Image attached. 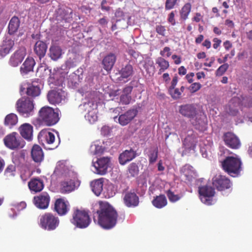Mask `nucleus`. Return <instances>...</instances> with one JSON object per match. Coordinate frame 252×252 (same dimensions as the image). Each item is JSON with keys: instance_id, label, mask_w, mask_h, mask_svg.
Instances as JSON below:
<instances>
[{"instance_id": "nucleus-1", "label": "nucleus", "mask_w": 252, "mask_h": 252, "mask_svg": "<svg viewBox=\"0 0 252 252\" xmlns=\"http://www.w3.org/2000/svg\"><path fill=\"white\" fill-rule=\"evenodd\" d=\"M99 206V209L94 215V222L104 229L113 228L117 223L116 211L107 202H100Z\"/></svg>"}, {"instance_id": "nucleus-2", "label": "nucleus", "mask_w": 252, "mask_h": 252, "mask_svg": "<svg viewBox=\"0 0 252 252\" xmlns=\"http://www.w3.org/2000/svg\"><path fill=\"white\" fill-rule=\"evenodd\" d=\"M179 113L189 119L191 125L200 131L207 129V117L205 114L193 104L182 105L179 107Z\"/></svg>"}, {"instance_id": "nucleus-3", "label": "nucleus", "mask_w": 252, "mask_h": 252, "mask_svg": "<svg viewBox=\"0 0 252 252\" xmlns=\"http://www.w3.org/2000/svg\"><path fill=\"white\" fill-rule=\"evenodd\" d=\"M241 104L246 107L252 105V98L251 97L234 96L225 107L226 112L229 115L235 116L238 112L240 105Z\"/></svg>"}, {"instance_id": "nucleus-4", "label": "nucleus", "mask_w": 252, "mask_h": 252, "mask_svg": "<svg viewBox=\"0 0 252 252\" xmlns=\"http://www.w3.org/2000/svg\"><path fill=\"white\" fill-rule=\"evenodd\" d=\"M17 111L25 118L32 116L34 114V104L33 100L31 98L22 97L19 99L16 104Z\"/></svg>"}, {"instance_id": "nucleus-5", "label": "nucleus", "mask_w": 252, "mask_h": 252, "mask_svg": "<svg viewBox=\"0 0 252 252\" xmlns=\"http://www.w3.org/2000/svg\"><path fill=\"white\" fill-rule=\"evenodd\" d=\"M241 164L240 159L233 157L226 158L221 163L224 170L233 177H235L241 171Z\"/></svg>"}, {"instance_id": "nucleus-6", "label": "nucleus", "mask_w": 252, "mask_h": 252, "mask_svg": "<svg viewBox=\"0 0 252 252\" xmlns=\"http://www.w3.org/2000/svg\"><path fill=\"white\" fill-rule=\"evenodd\" d=\"M59 110L50 107H43L39 112V117L47 126L56 124L59 120Z\"/></svg>"}, {"instance_id": "nucleus-7", "label": "nucleus", "mask_w": 252, "mask_h": 252, "mask_svg": "<svg viewBox=\"0 0 252 252\" xmlns=\"http://www.w3.org/2000/svg\"><path fill=\"white\" fill-rule=\"evenodd\" d=\"M38 139L39 143L48 150L55 149L59 144V142L55 143V135L49 129L42 130L38 135Z\"/></svg>"}, {"instance_id": "nucleus-8", "label": "nucleus", "mask_w": 252, "mask_h": 252, "mask_svg": "<svg viewBox=\"0 0 252 252\" xmlns=\"http://www.w3.org/2000/svg\"><path fill=\"white\" fill-rule=\"evenodd\" d=\"M59 223V218L51 213H46L40 216L39 221L40 227L48 231L55 230Z\"/></svg>"}, {"instance_id": "nucleus-9", "label": "nucleus", "mask_w": 252, "mask_h": 252, "mask_svg": "<svg viewBox=\"0 0 252 252\" xmlns=\"http://www.w3.org/2000/svg\"><path fill=\"white\" fill-rule=\"evenodd\" d=\"M70 221L73 224L80 228L87 227L91 221L87 212L79 209L74 211Z\"/></svg>"}, {"instance_id": "nucleus-10", "label": "nucleus", "mask_w": 252, "mask_h": 252, "mask_svg": "<svg viewBox=\"0 0 252 252\" xmlns=\"http://www.w3.org/2000/svg\"><path fill=\"white\" fill-rule=\"evenodd\" d=\"M83 104L79 105V110L85 114L96 112L97 110V96L96 93H88Z\"/></svg>"}, {"instance_id": "nucleus-11", "label": "nucleus", "mask_w": 252, "mask_h": 252, "mask_svg": "<svg viewBox=\"0 0 252 252\" xmlns=\"http://www.w3.org/2000/svg\"><path fill=\"white\" fill-rule=\"evenodd\" d=\"M83 104L79 105V110L85 114L96 112L97 110V96L96 93H88Z\"/></svg>"}, {"instance_id": "nucleus-12", "label": "nucleus", "mask_w": 252, "mask_h": 252, "mask_svg": "<svg viewBox=\"0 0 252 252\" xmlns=\"http://www.w3.org/2000/svg\"><path fill=\"white\" fill-rule=\"evenodd\" d=\"M4 145L6 147L14 150L23 148L25 145L24 140L16 132H12L3 139Z\"/></svg>"}, {"instance_id": "nucleus-13", "label": "nucleus", "mask_w": 252, "mask_h": 252, "mask_svg": "<svg viewBox=\"0 0 252 252\" xmlns=\"http://www.w3.org/2000/svg\"><path fill=\"white\" fill-rule=\"evenodd\" d=\"M199 197L201 202L207 205H211L214 201L213 197L215 195L214 189L207 185L200 187L198 189Z\"/></svg>"}, {"instance_id": "nucleus-14", "label": "nucleus", "mask_w": 252, "mask_h": 252, "mask_svg": "<svg viewBox=\"0 0 252 252\" xmlns=\"http://www.w3.org/2000/svg\"><path fill=\"white\" fill-rule=\"evenodd\" d=\"M110 163V158L108 157H102L97 159L96 161L93 160L92 164L94 168V172L96 174L103 175L107 173Z\"/></svg>"}, {"instance_id": "nucleus-15", "label": "nucleus", "mask_w": 252, "mask_h": 252, "mask_svg": "<svg viewBox=\"0 0 252 252\" xmlns=\"http://www.w3.org/2000/svg\"><path fill=\"white\" fill-rule=\"evenodd\" d=\"M212 184L219 190L229 189L231 186L230 180L224 176L218 175L212 179Z\"/></svg>"}, {"instance_id": "nucleus-16", "label": "nucleus", "mask_w": 252, "mask_h": 252, "mask_svg": "<svg viewBox=\"0 0 252 252\" xmlns=\"http://www.w3.org/2000/svg\"><path fill=\"white\" fill-rule=\"evenodd\" d=\"M137 114V109L133 108L120 115L119 117L117 116H114L113 119L115 122H118L121 126H124L127 125L136 116Z\"/></svg>"}, {"instance_id": "nucleus-17", "label": "nucleus", "mask_w": 252, "mask_h": 252, "mask_svg": "<svg viewBox=\"0 0 252 252\" xmlns=\"http://www.w3.org/2000/svg\"><path fill=\"white\" fill-rule=\"evenodd\" d=\"M67 72H61V81L62 83L61 85L64 83H66L69 88L73 89L77 88L80 83L79 76L75 73H72L70 74L66 79L65 76Z\"/></svg>"}, {"instance_id": "nucleus-18", "label": "nucleus", "mask_w": 252, "mask_h": 252, "mask_svg": "<svg viewBox=\"0 0 252 252\" xmlns=\"http://www.w3.org/2000/svg\"><path fill=\"white\" fill-rule=\"evenodd\" d=\"M66 94V93L62 90H52L48 93L47 98L50 103L59 104L65 100Z\"/></svg>"}, {"instance_id": "nucleus-19", "label": "nucleus", "mask_w": 252, "mask_h": 252, "mask_svg": "<svg viewBox=\"0 0 252 252\" xmlns=\"http://www.w3.org/2000/svg\"><path fill=\"white\" fill-rule=\"evenodd\" d=\"M50 197L46 192H42L39 195L34 197L33 203L35 206L40 209H45L49 206Z\"/></svg>"}, {"instance_id": "nucleus-20", "label": "nucleus", "mask_w": 252, "mask_h": 252, "mask_svg": "<svg viewBox=\"0 0 252 252\" xmlns=\"http://www.w3.org/2000/svg\"><path fill=\"white\" fill-rule=\"evenodd\" d=\"M70 205L69 202L63 198L56 200L54 204V210L60 216L66 215L69 211Z\"/></svg>"}, {"instance_id": "nucleus-21", "label": "nucleus", "mask_w": 252, "mask_h": 252, "mask_svg": "<svg viewBox=\"0 0 252 252\" xmlns=\"http://www.w3.org/2000/svg\"><path fill=\"white\" fill-rule=\"evenodd\" d=\"M26 55L25 48H20L11 56L9 61V64L13 67L17 66L23 60Z\"/></svg>"}, {"instance_id": "nucleus-22", "label": "nucleus", "mask_w": 252, "mask_h": 252, "mask_svg": "<svg viewBox=\"0 0 252 252\" xmlns=\"http://www.w3.org/2000/svg\"><path fill=\"white\" fill-rule=\"evenodd\" d=\"M125 204L128 207H134L139 204V198L134 191L126 192L123 197Z\"/></svg>"}, {"instance_id": "nucleus-23", "label": "nucleus", "mask_w": 252, "mask_h": 252, "mask_svg": "<svg viewBox=\"0 0 252 252\" xmlns=\"http://www.w3.org/2000/svg\"><path fill=\"white\" fill-rule=\"evenodd\" d=\"M224 141L226 145L232 149H238L241 145L239 138L231 132H227L224 134Z\"/></svg>"}, {"instance_id": "nucleus-24", "label": "nucleus", "mask_w": 252, "mask_h": 252, "mask_svg": "<svg viewBox=\"0 0 252 252\" xmlns=\"http://www.w3.org/2000/svg\"><path fill=\"white\" fill-rule=\"evenodd\" d=\"M136 157V153L135 151L130 149L126 150L120 155L119 159V162L122 165H125L127 162L132 160Z\"/></svg>"}, {"instance_id": "nucleus-25", "label": "nucleus", "mask_w": 252, "mask_h": 252, "mask_svg": "<svg viewBox=\"0 0 252 252\" xmlns=\"http://www.w3.org/2000/svg\"><path fill=\"white\" fill-rule=\"evenodd\" d=\"M19 131L21 136L25 139L31 141L32 138L33 127L28 123H25L19 127Z\"/></svg>"}, {"instance_id": "nucleus-26", "label": "nucleus", "mask_w": 252, "mask_h": 252, "mask_svg": "<svg viewBox=\"0 0 252 252\" xmlns=\"http://www.w3.org/2000/svg\"><path fill=\"white\" fill-rule=\"evenodd\" d=\"M35 64V61L32 58H27L20 67L21 74L25 75L32 71Z\"/></svg>"}, {"instance_id": "nucleus-27", "label": "nucleus", "mask_w": 252, "mask_h": 252, "mask_svg": "<svg viewBox=\"0 0 252 252\" xmlns=\"http://www.w3.org/2000/svg\"><path fill=\"white\" fill-rule=\"evenodd\" d=\"M14 44L13 40L6 38L0 45V58H2L8 54Z\"/></svg>"}, {"instance_id": "nucleus-28", "label": "nucleus", "mask_w": 252, "mask_h": 252, "mask_svg": "<svg viewBox=\"0 0 252 252\" xmlns=\"http://www.w3.org/2000/svg\"><path fill=\"white\" fill-rule=\"evenodd\" d=\"M31 155L33 161L36 163H40L44 158V154L41 148L37 145L33 146Z\"/></svg>"}, {"instance_id": "nucleus-29", "label": "nucleus", "mask_w": 252, "mask_h": 252, "mask_svg": "<svg viewBox=\"0 0 252 252\" xmlns=\"http://www.w3.org/2000/svg\"><path fill=\"white\" fill-rule=\"evenodd\" d=\"M196 140L194 137L188 135L186 137L183 142V145L185 148V151L182 153V156L186 155L188 152L194 149L195 147Z\"/></svg>"}, {"instance_id": "nucleus-30", "label": "nucleus", "mask_w": 252, "mask_h": 252, "mask_svg": "<svg viewBox=\"0 0 252 252\" xmlns=\"http://www.w3.org/2000/svg\"><path fill=\"white\" fill-rule=\"evenodd\" d=\"M103 178H100L95 180L91 183V187L93 192L96 195L99 196L103 190Z\"/></svg>"}, {"instance_id": "nucleus-31", "label": "nucleus", "mask_w": 252, "mask_h": 252, "mask_svg": "<svg viewBox=\"0 0 252 252\" xmlns=\"http://www.w3.org/2000/svg\"><path fill=\"white\" fill-rule=\"evenodd\" d=\"M133 72V67L130 64H127L121 69L120 71V80L124 82H126L130 79Z\"/></svg>"}, {"instance_id": "nucleus-32", "label": "nucleus", "mask_w": 252, "mask_h": 252, "mask_svg": "<svg viewBox=\"0 0 252 252\" xmlns=\"http://www.w3.org/2000/svg\"><path fill=\"white\" fill-rule=\"evenodd\" d=\"M116 60V56L112 53L109 54L103 59L102 63L104 69L107 71L111 70Z\"/></svg>"}, {"instance_id": "nucleus-33", "label": "nucleus", "mask_w": 252, "mask_h": 252, "mask_svg": "<svg viewBox=\"0 0 252 252\" xmlns=\"http://www.w3.org/2000/svg\"><path fill=\"white\" fill-rule=\"evenodd\" d=\"M47 46L43 41H38L36 42L34 47V51L40 59L44 57L46 52Z\"/></svg>"}, {"instance_id": "nucleus-34", "label": "nucleus", "mask_w": 252, "mask_h": 252, "mask_svg": "<svg viewBox=\"0 0 252 252\" xmlns=\"http://www.w3.org/2000/svg\"><path fill=\"white\" fill-rule=\"evenodd\" d=\"M29 187L30 189L35 192L40 191L44 187L43 182L38 179H34L32 180L29 183Z\"/></svg>"}, {"instance_id": "nucleus-35", "label": "nucleus", "mask_w": 252, "mask_h": 252, "mask_svg": "<svg viewBox=\"0 0 252 252\" xmlns=\"http://www.w3.org/2000/svg\"><path fill=\"white\" fill-rule=\"evenodd\" d=\"M12 161L15 165L24 164L26 161L25 153L23 151L14 153L12 157Z\"/></svg>"}, {"instance_id": "nucleus-36", "label": "nucleus", "mask_w": 252, "mask_h": 252, "mask_svg": "<svg viewBox=\"0 0 252 252\" xmlns=\"http://www.w3.org/2000/svg\"><path fill=\"white\" fill-rule=\"evenodd\" d=\"M156 64L159 68L158 74H161L169 67V62L161 57H158L156 59Z\"/></svg>"}, {"instance_id": "nucleus-37", "label": "nucleus", "mask_w": 252, "mask_h": 252, "mask_svg": "<svg viewBox=\"0 0 252 252\" xmlns=\"http://www.w3.org/2000/svg\"><path fill=\"white\" fill-rule=\"evenodd\" d=\"M90 150L93 155L102 154L104 150L102 143L99 140L94 141L91 145Z\"/></svg>"}, {"instance_id": "nucleus-38", "label": "nucleus", "mask_w": 252, "mask_h": 252, "mask_svg": "<svg viewBox=\"0 0 252 252\" xmlns=\"http://www.w3.org/2000/svg\"><path fill=\"white\" fill-rule=\"evenodd\" d=\"M20 26V20L17 17H12L9 23L8 31L10 34H14L18 29Z\"/></svg>"}, {"instance_id": "nucleus-39", "label": "nucleus", "mask_w": 252, "mask_h": 252, "mask_svg": "<svg viewBox=\"0 0 252 252\" xmlns=\"http://www.w3.org/2000/svg\"><path fill=\"white\" fill-rule=\"evenodd\" d=\"M152 204L157 208H162L167 205V199L164 195H160L152 201Z\"/></svg>"}, {"instance_id": "nucleus-40", "label": "nucleus", "mask_w": 252, "mask_h": 252, "mask_svg": "<svg viewBox=\"0 0 252 252\" xmlns=\"http://www.w3.org/2000/svg\"><path fill=\"white\" fill-rule=\"evenodd\" d=\"M132 91V87H127L125 88L123 91V94L120 97L121 103L124 104H127L130 102L131 96L129 95Z\"/></svg>"}, {"instance_id": "nucleus-41", "label": "nucleus", "mask_w": 252, "mask_h": 252, "mask_svg": "<svg viewBox=\"0 0 252 252\" xmlns=\"http://www.w3.org/2000/svg\"><path fill=\"white\" fill-rule=\"evenodd\" d=\"M18 121L17 116L14 113L7 115L4 119V125L10 127L16 125Z\"/></svg>"}, {"instance_id": "nucleus-42", "label": "nucleus", "mask_w": 252, "mask_h": 252, "mask_svg": "<svg viewBox=\"0 0 252 252\" xmlns=\"http://www.w3.org/2000/svg\"><path fill=\"white\" fill-rule=\"evenodd\" d=\"M62 55L61 48L58 46H52L50 48V56L53 60H57Z\"/></svg>"}, {"instance_id": "nucleus-43", "label": "nucleus", "mask_w": 252, "mask_h": 252, "mask_svg": "<svg viewBox=\"0 0 252 252\" xmlns=\"http://www.w3.org/2000/svg\"><path fill=\"white\" fill-rule=\"evenodd\" d=\"M26 93L32 97L37 96L40 94V89L37 85L32 84L27 87Z\"/></svg>"}, {"instance_id": "nucleus-44", "label": "nucleus", "mask_w": 252, "mask_h": 252, "mask_svg": "<svg viewBox=\"0 0 252 252\" xmlns=\"http://www.w3.org/2000/svg\"><path fill=\"white\" fill-rule=\"evenodd\" d=\"M139 167L135 162L131 163L127 167V175L128 177H134L139 173Z\"/></svg>"}, {"instance_id": "nucleus-45", "label": "nucleus", "mask_w": 252, "mask_h": 252, "mask_svg": "<svg viewBox=\"0 0 252 252\" xmlns=\"http://www.w3.org/2000/svg\"><path fill=\"white\" fill-rule=\"evenodd\" d=\"M103 191L106 197L110 198L114 195L116 189L112 184L108 183L107 184H105Z\"/></svg>"}, {"instance_id": "nucleus-46", "label": "nucleus", "mask_w": 252, "mask_h": 252, "mask_svg": "<svg viewBox=\"0 0 252 252\" xmlns=\"http://www.w3.org/2000/svg\"><path fill=\"white\" fill-rule=\"evenodd\" d=\"M75 189L74 183L72 180L64 181L62 184V192L67 193L72 191Z\"/></svg>"}, {"instance_id": "nucleus-47", "label": "nucleus", "mask_w": 252, "mask_h": 252, "mask_svg": "<svg viewBox=\"0 0 252 252\" xmlns=\"http://www.w3.org/2000/svg\"><path fill=\"white\" fill-rule=\"evenodd\" d=\"M191 10V5L189 3L185 4L180 10V16L181 19L186 20Z\"/></svg>"}, {"instance_id": "nucleus-48", "label": "nucleus", "mask_w": 252, "mask_h": 252, "mask_svg": "<svg viewBox=\"0 0 252 252\" xmlns=\"http://www.w3.org/2000/svg\"><path fill=\"white\" fill-rule=\"evenodd\" d=\"M184 90V87L183 86L181 88L180 91L178 89L175 88L174 89L169 88V92L173 98L177 99L180 97Z\"/></svg>"}, {"instance_id": "nucleus-49", "label": "nucleus", "mask_w": 252, "mask_h": 252, "mask_svg": "<svg viewBox=\"0 0 252 252\" xmlns=\"http://www.w3.org/2000/svg\"><path fill=\"white\" fill-rule=\"evenodd\" d=\"M97 111L85 114V118L90 124L95 123L97 120Z\"/></svg>"}, {"instance_id": "nucleus-50", "label": "nucleus", "mask_w": 252, "mask_h": 252, "mask_svg": "<svg viewBox=\"0 0 252 252\" xmlns=\"http://www.w3.org/2000/svg\"><path fill=\"white\" fill-rule=\"evenodd\" d=\"M191 168H192L191 166L189 165H186L184 166L183 168L184 173L185 175L187 177H193L195 175V172L193 170H191Z\"/></svg>"}, {"instance_id": "nucleus-51", "label": "nucleus", "mask_w": 252, "mask_h": 252, "mask_svg": "<svg viewBox=\"0 0 252 252\" xmlns=\"http://www.w3.org/2000/svg\"><path fill=\"white\" fill-rule=\"evenodd\" d=\"M145 68L148 72L153 73L155 71L154 62L151 60H148L145 63Z\"/></svg>"}, {"instance_id": "nucleus-52", "label": "nucleus", "mask_w": 252, "mask_h": 252, "mask_svg": "<svg viewBox=\"0 0 252 252\" xmlns=\"http://www.w3.org/2000/svg\"><path fill=\"white\" fill-rule=\"evenodd\" d=\"M167 195L168 197L169 200L171 202H176L179 200L181 196H179L177 194H175L173 192H172L170 190H168L167 192Z\"/></svg>"}, {"instance_id": "nucleus-53", "label": "nucleus", "mask_w": 252, "mask_h": 252, "mask_svg": "<svg viewBox=\"0 0 252 252\" xmlns=\"http://www.w3.org/2000/svg\"><path fill=\"white\" fill-rule=\"evenodd\" d=\"M158 150L154 149L153 151L150 152L149 157V162L150 163H154L158 158Z\"/></svg>"}, {"instance_id": "nucleus-54", "label": "nucleus", "mask_w": 252, "mask_h": 252, "mask_svg": "<svg viewBox=\"0 0 252 252\" xmlns=\"http://www.w3.org/2000/svg\"><path fill=\"white\" fill-rule=\"evenodd\" d=\"M229 65L227 63H224L220 66L216 71L217 75H222L228 69Z\"/></svg>"}, {"instance_id": "nucleus-55", "label": "nucleus", "mask_w": 252, "mask_h": 252, "mask_svg": "<svg viewBox=\"0 0 252 252\" xmlns=\"http://www.w3.org/2000/svg\"><path fill=\"white\" fill-rule=\"evenodd\" d=\"M177 0H166L165 8L166 10H170L174 8Z\"/></svg>"}, {"instance_id": "nucleus-56", "label": "nucleus", "mask_w": 252, "mask_h": 252, "mask_svg": "<svg viewBox=\"0 0 252 252\" xmlns=\"http://www.w3.org/2000/svg\"><path fill=\"white\" fill-rule=\"evenodd\" d=\"M160 55L163 57H169L171 55V49L168 47H165L163 50L160 52Z\"/></svg>"}, {"instance_id": "nucleus-57", "label": "nucleus", "mask_w": 252, "mask_h": 252, "mask_svg": "<svg viewBox=\"0 0 252 252\" xmlns=\"http://www.w3.org/2000/svg\"><path fill=\"white\" fill-rule=\"evenodd\" d=\"M124 13L120 10H117L115 12V17L117 18L116 22H119L123 20V22L126 23V21L123 19Z\"/></svg>"}, {"instance_id": "nucleus-58", "label": "nucleus", "mask_w": 252, "mask_h": 252, "mask_svg": "<svg viewBox=\"0 0 252 252\" xmlns=\"http://www.w3.org/2000/svg\"><path fill=\"white\" fill-rule=\"evenodd\" d=\"M15 170V167L13 165H10L7 166L5 171V173L7 176H12L14 174V172Z\"/></svg>"}, {"instance_id": "nucleus-59", "label": "nucleus", "mask_w": 252, "mask_h": 252, "mask_svg": "<svg viewBox=\"0 0 252 252\" xmlns=\"http://www.w3.org/2000/svg\"><path fill=\"white\" fill-rule=\"evenodd\" d=\"M111 128L109 126H104L101 128V134L104 136H108L110 134Z\"/></svg>"}, {"instance_id": "nucleus-60", "label": "nucleus", "mask_w": 252, "mask_h": 252, "mask_svg": "<svg viewBox=\"0 0 252 252\" xmlns=\"http://www.w3.org/2000/svg\"><path fill=\"white\" fill-rule=\"evenodd\" d=\"M201 87V85L199 83H194L192 84L189 88L190 92L194 93L199 90Z\"/></svg>"}, {"instance_id": "nucleus-61", "label": "nucleus", "mask_w": 252, "mask_h": 252, "mask_svg": "<svg viewBox=\"0 0 252 252\" xmlns=\"http://www.w3.org/2000/svg\"><path fill=\"white\" fill-rule=\"evenodd\" d=\"M156 31L158 34L164 36L166 30L164 26L158 25L156 27Z\"/></svg>"}, {"instance_id": "nucleus-62", "label": "nucleus", "mask_w": 252, "mask_h": 252, "mask_svg": "<svg viewBox=\"0 0 252 252\" xmlns=\"http://www.w3.org/2000/svg\"><path fill=\"white\" fill-rule=\"evenodd\" d=\"M175 14L173 11L171 12L168 16V21L172 25H175V20L174 19Z\"/></svg>"}, {"instance_id": "nucleus-63", "label": "nucleus", "mask_w": 252, "mask_h": 252, "mask_svg": "<svg viewBox=\"0 0 252 252\" xmlns=\"http://www.w3.org/2000/svg\"><path fill=\"white\" fill-rule=\"evenodd\" d=\"M26 206V203L24 202H21L15 206V208L18 211H20V210H23V209L25 208Z\"/></svg>"}, {"instance_id": "nucleus-64", "label": "nucleus", "mask_w": 252, "mask_h": 252, "mask_svg": "<svg viewBox=\"0 0 252 252\" xmlns=\"http://www.w3.org/2000/svg\"><path fill=\"white\" fill-rule=\"evenodd\" d=\"M172 59L174 61V63L176 64H179L181 63V58L178 56L177 55H172Z\"/></svg>"}]
</instances>
